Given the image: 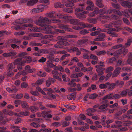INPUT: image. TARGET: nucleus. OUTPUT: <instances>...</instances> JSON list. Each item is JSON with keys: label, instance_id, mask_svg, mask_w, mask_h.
Wrapping results in <instances>:
<instances>
[{"label": "nucleus", "instance_id": "7c9ffc66", "mask_svg": "<svg viewBox=\"0 0 132 132\" xmlns=\"http://www.w3.org/2000/svg\"><path fill=\"white\" fill-rule=\"evenodd\" d=\"M59 44H61V45L63 46H71V44L69 43L68 42L66 41H60L59 42Z\"/></svg>", "mask_w": 132, "mask_h": 132}, {"label": "nucleus", "instance_id": "69168bd1", "mask_svg": "<svg viewBox=\"0 0 132 132\" xmlns=\"http://www.w3.org/2000/svg\"><path fill=\"white\" fill-rule=\"evenodd\" d=\"M53 36L52 35H45L44 36V38H48L49 39V40H51L53 39Z\"/></svg>", "mask_w": 132, "mask_h": 132}, {"label": "nucleus", "instance_id": "393cba45", "mask_svg": "<svg viewBox=\"0 0 132 132\" xmlns=\"http://www.w3.org/2000/svg\"><path fill=\"white\" fill-rule=\"evenodd\" d=\"M83 75V73L80 72L78 73H75L71 75V77L72 78H76L80 77Z\"/></svg>", "mask_w": 132, "mask_h": 132}, {"label": "nucleus", "instance_id": "37998d69", "mask_svg": "<svg viewBox=\"0 0 132 132\" xmlns=\"http://www.w3.org/2000/svg\"><path fill=\"white\" fill-rule=\"evenodd\" d=\"M107 34H110L111 36L114 37H117L118 36V34L113 32L109 31L107 32Z\"/></svg>", "mask_w": 132, "mask_h": 132}, {"label": "nucleus", "instance_id": "4be33fe9", "mask_svg": "<svg viewBox=\"0 0 132 132\" xmlns=\"http://www.w3.org/2000/svg\"><path fill=\"white\" fill-rule=\"evenodd\" d=\"M113 93H111L108 94L106 96H104L102 98V100H104L106 99H113Z\"/></svg>", "mask_w": 132, "mask_h": 132}, {"label": "nucleus", "instance_id": "a878e982", "mask_svg": "<svg viewBox=\"0 0 132 132\" xmlns=\"http://www.w3.org/2000/svg\"><path fill=\"white\" fill-rule=\"evenodd\" d=\"M79 20L76 19H72L70 20V23L74 24H78L79 23Z\"/></svg>", "mask_w": 132, "mask_h": 132}, {"label": "nucleus", "instance_id": "f3484780", "mask_svg": "<svg viewBox=\"0 0 132 132\" xmlns=\"http://www.w3.org/2000/svg\"><path fill=\"white\" fill-rule=\"evenodd\" d=\"M121 68L118 67L114 71L112 75V77H115L118 76L120 72Z\"/></svg>", "mask_w": 132, "mask_h": 132}, {"label": "nucleus", "instance_id": "de8ad7c7", "mask_svg": "<svg viewBox=\"0 0 132 132\" xmlns=\"http://www.w3.org/2000/svg\"><path fill=\"white\" fill-rule=\"evenodd\" d=\"M63 6V5L60 2H57L54 4V6L55 8H61Z\"/></svg>", "mask_w": 132, "mask_h": 132}, {"label": "nucleus", "instance_id": "5701e85b", "mask_svg": "<svg viewBox=\"0 0 132 132\" xmlns=\"http://www.w3.org/2000/svg\"><path fill=\"white\" fill-rule=\"evenodd\" d=\"M97 68L96 69V71L98 73V75L99 76L102 75L103 73V71L104 70V68H98L97 67H96Z\"/></svg>", "mask_w": 132, "mask_h": 132}, {"label": "nucleus", "instance_id": "680f3d73", "mask_svg": "<svg viewBox=\"0 0 132 132\" xmlns=\"http://www.w3.org/2000/svg\"><path fill=\"white\" fill-rule=\"evenodd\" d=\"M93 69L92 67H89L87 69H85V68H81V70L85 72L86 71H91Z\"/></svg>", "mask_w": 132, "mask_h": 132}, {"label": "nucleus", "instance_id": "8fccbe9b", "mask_svg": "<svg viewBox=\"0 0 132 132\" xmlns=\"http://www.w3.org/2000/svg\"><path fill=\"white\" fill-rule=\"evenodd\" d=\"M106 54V51L104 50H102L96 52V54L98 56L103 55Z\"/></svg>", "mask_w": 132, "mask_h": 132}, {"label": "nucleus", "instance_id": "5fc2aeb1", "mask_svg": "<svg viewBox=\"0 0 132 132\" xmlns=\"http://www.w3.org/2000/svg\"><path fill=\"white\" fill-rule=\"evenodd\" d=\"M54 32L56 34H59L60 33H64L65 31L62 30L60 29H56L54 31Z\"/></svg>", "mask_w": 132, "mask_h": 132}, {"label": "nucleus", "instance_id": "7ed1b4c3", "mask_svg": "<svg viewBox=\"0 0 132 132\" xmlns=\"http://www.w3.org/2000/svg\"><path fill=\"white\" fill-rule=\"evenodd\" d=\"M46 6L45 5L40 4L37 6L36 7L31 10L30 13L32 14L39 13L43 11Z\"/></svg>", "mask_w": 132, "mask_h": 132}, {"label": "nucleus", "instance_id": "b1692460", "mask_svg": "<svg viewBox=\"0 0 132 132\" xmlns=\"http://www.w3.org/2000/svg\"><path fill=\"white\" fill-rule=\"evenodd\" d=\"M75 14L76 16L78 18L81 19H84L86 18L85 16L82 13H76Z\"/></svg>", "mask_w": 132, "mask_h": 132}, {"label": "nucleus", "instance_id": "bb28decb", "mask_svg": "<svg viewBox=\"0 0 132 132\" xmlns=\"http://www.w3.org/2000/svg\"><path fill=\"white\" fill-rule=\"evenodd\" d=\"M128 89H125L121 92L120 94L121 96L125 97L127 96L128 92Z\"/></svg>", "mask_w": 132, "mask_h": 132}, {"label": "nucleus", "instance_id": "dca6fc26", "mask_svg": "<svg viewBox=\"0 0 132 132\" xmlns=\"http://www.w3.org/2000/svg\"><path fill=\"white\" fill-rule=\"evenodd\" d=\"M59 28L60 29H64L67 31L71 32L72 31V29L69 28L67 26L63 24H61L59 26Z\"/></svg>", "mask_w": 132, "mask_h": 132}, {"label": "nucleus", "instance_id": "e433bc0d", "mask_svg": "<svg viewBox=\"0 0 132 132\" xmlns=\"http://www.w3.org/2000/svg\"><path fill=\"white\" fill-rule=\"evenodd\" d=\"M21 106L24 109H27L28 108V103L25 101H22L21 102Z\"/></svg>", "mask_w": 132, "mask_h": 132}, {"label": "nucleus", "instance_id": "4c0bfd02", "mask_svg": "<svg viewBox=\"0 0 132 132\" xmlns=\"http://www.w3.org/2000/svg\"><path fill=\"white\" fill-rule=\"evenodd\" d=\"M77 37V36L76 35H66L64 37V38L67 39L68 38H75Z\"/></svg>", "mask_w": 132, "mask_h": 132}, {"label": "nucleus", "instance_id": "bf43d9fd", "mask_svg": "<svg viewBox=\"0 0 132 132\" xmlns=\"http://www.w3.org/2000/svg\"><path fill=\"white\" fill-rule=\"evenodd\" d=\"M13 128L15 129L13 130V132H21L19 127L15 126L13 127Z\"/></svg>", "mask_w": 132, "mask_h": 132}, {"label": "nucleus", "instance_id": "9d476101", "mask_svg": "<svg viewBox=\"0 0 132 132\" xmlns=\"http://www.w3.org/2000/svg\"><path fill=\"white\" fill-rule=\"evenodd\" d=\"M9 67L8 69L7 72L8 73L7 75L9 76H12L13 75V73H12V71L13 70L14 72H16L18 70L17 69H14L15 67Z\"/></svg>", "mask_w": 132, "mask_h": 132}, {"label": "nucleus", "instance_id": "423d86ee", "mask_svg": "<svg viewBox=\"0 0 132 132\" xmlns=\"http://www.w3.org/2000/svg\"><path fill=\"white\" fill-rule=\"evenodd\" d=\"M30 67H25V70H23L21 72L20 75H26L28 73V72L32 73L34 72L35 69L34 68L31 69Z\"/></svg>", "mask_w": 132, "mask_h": 132}, {"label": "nucleus", "instance_id": "20e7f679", "mask_svg": "<svg viewBox=\"0 0 132 132\" xmlns=\"http://www.w3.org/2000/svg\"><path fill=\"white\" fill-rule=\"evenodd\" d=\"M104 27L106 28H108V30L109 31H113L118 32L119 31L117 28V26L114 22L110 23L109 24H105L104 25Z\"/></svg>", "mask_w": 132, "mask_h": 132}, {"label": "nucleus", "instance_id": "c85d7f7f", "mask_svg": "<svg viewBox=\"0 0 132 132\" xmlns=\"http://www.w3.org/2000/svg\"><path fill=\"white\" fill-rule=\"evenodd\" d=\"M3 112L5 114L9 115L10 116H12L13 114V113L12 111H10L8 110L4 109L3 110Z\"/></svg>", "mask_w": 132, "mask_h": 132}, {"label": "nucleus", "instance_id": "a19ab883", "mask_svg": "<svg viewBox=\"0 0 132 132\" xmlns=\"http://www.w3.org/2000/svg\"><path fill=\"white\" fill-rule=\"evenodd\" d=\"M88 41L87 39H83L81 40H79L77 42L78 44L79 45H81L82 44L87 42Z\"/></svg>", "mask_w": 132, "mask_h": 132}, {"label": "nucleus", "instance_id": "79ce46f5", "mask_svg": "<svg viewBox=\"0 0 132 132\" xmlns=\"http://www.w3.org/2000/svg\"><path fill=\"white\" fill-rule=\"evenodd\" d=\"M11 42L15 44H20L21 42V41L18 39L14 38L12 40Z\"/></svg>", "mask_w": 132, "mask_h": 132}, {"label": "nucleus", "instance_id": "2f4dec72", "mask_svg": "<svg viewBox=\"0 0 132 132\" xmlns=\"http://www.w3.org/2000/svg\"><path fill=\"white\" fill-rule=\"evenodd\" d=\"M96 4L100 8L104 6L103 4L102 3V0H97Z\"/></svg>", "mask_w": 132, "mask_h": 132}, {"label": "nucleus", "instance_id": "f03ea898", "mask_svg": "<svg viewBox=\"0 0 132 132\" xmlns=\"http://www.w3.org/2000/svg\"><path fill=\"white\" fill-rule=\"evenodd\" d=\"M130 113H127L124 114L121 117H118L116 118L117 120H120L123 121V124L124 126H128L130 125L132 123L131 122L128 121L127 119H131L132 118V116L130 114Z\"/></svg>", "mask_w": 132, "mask_h": 132}, {"label": "nucleus", "instance_id": "6e6552de", "mask_svg": "<svg viewBox=\"0 0 132 132\" xmlns=\"http://www.w3.org/2000/svg\"><path fill=\"white\" fill-rule=\"evenodd\" d=\"M127 110V108L126 107H123L121 108L120 109L119 112L117 113L114 116L115 119H117L116 118L118 117H121L120 115L122 113H124Z\"/></svg>", "mask_w": 132, "mask_h": 132}, {"label": "nucleus", "instance_id": "f8f14e48", "mask_svg": "<svg viewBox=\"0 0 132 132\" xmlns=\"http://www.w3.org/2000/svg\"><path fill=\"white\" fill-rule=\"evenodd\" d=\"M78 24L79 25L80 27L81 28V29L86 27L90 28L92 27V25L90 24H85L83 22H79Z\"/></svg>", "mask_w": 132, "mask_h": 132}, {"label": "nucleus", "instance_id": "39448f33", "mask_svg": "<svg viewBox=\"0 0 132 132\" xmlns=\"http://www.w3.org/2000/svg\"><path fill=\"white\" fill-rule=\"evenodd\" d=\"M107 86H108L109 89L111 90L114 88L115 87V84L114 83H110L107 82L105 83V84H101L100 85L99 87L102 89H104L108 87Z\"/></svg>", "mask_w": 132, "mask_h": 132}, {"label": "nucleus", "instance_id": "3c124183", "mask_svg": "<svg viewBox=\"0 0 132 132\" xmlns=\"http://www.w3.org/2000/svg\"><path fill=\"white\" fill-rule=\"evenodd\" d=\"M120 50H121V53L124 55L126 54L128 52V50L126 48H122L120 49Z\"/></svg>", "mask_w": 132, "mask_h": 132}, {"label": "nucleus", "instance_id": "72a5a7b5", "mask_svg": "<svg viewBox=\"0 0 132 132\" xmlns=\"http://www.w3.org/2000/svg\"><path fill=\"white\" fill-rule=\"evenodd\" d=\"M8 121L6 119L3 118L2 116H0V123L2 125H4Z\"/></svg>", "mask_w": 132, "mask_h": 132}, {"label": "nucleus", "instance_id": "0e129e2a", "mask_svg": "<svg viewBox=\"0 0 132 132\" xmlns=\"http://www.w3.org/2000/svg\"><path fill=\"white\" fill-rule=\"evenodd\" d=\"M6 128L5 127H0V132H10L9 131H6Z\"/></svg>", "mask_w": 132, "mask_h": 132}, {"label": "nucleus", "instance_id": "0eeeda50", "mask_svg": "<svg viewBox=\"0 0 132 132\" xmlns=\"http://www.w3.org/2000/svg\"><path fill=\"white\" fill-rule=\"evenodd\" d=\"M22 59L18 58L15 60L14 62V65H24L26 62L25 60H21Z\"/></svg>", "mask_w": 132, "mask_h": 132}, {"label": "nucleus", "instance_id": "774afa93", "mask_svg": "<svg viewBox=\"0 0 132 132\" xmlns=\"http://www.w3.org/2000/svg\"><path fill=\"white\" fill-rule=\"evenodd\" d=\"M48 111H43L42 112V114H43L42 116L44 118H46L47 115L48 114Z\"/></svg>", "mask_w": 132, "mask_h": 132}, {"label": "nucleus", "instance_id": "603ef678", "mask_svg": "<svg viewBox=\"0 0 132 132\" xmlns=\"http://www.w3.org/2000/svg\"><path fill=\"white\" fill-rule=\"evenodd\" d=\"M98 96L97 94L94 93L90 95L89 96V98L90 99H94L96 98Z\"/></svg>", "mask_w": 132, "mask_h": 132}, {"label": "nucleus", "instance_id": "412c9836", "mask_svg": "<svg viewBox=\"0 0 132 132\" xmlns=\"http://www.w3.org/2000/svg\"><path fill=\"white\" fill-rule=\"evenodd\" d=\"M35 105H38L40 109L41 110H44L46 109V108L43 105L42 102H35Z\"/></svg>", "mask_w": 132, "mask_h": 132}, {"label": "nucleus", "instance_id": "2eb2a0df", "mask_svg": "<svg viewBox=\"0 0 132 132\" xmlns=\"http://www.w3.org/2000/svg\"><path fill=\"white\" fill-rule=\"evenodd\" d=\"M56 14L55 12L53 11L47 13L46 16L50 18H56Z\"/></svg>", "mask_w": 132, "mask_h": 132}, {"label": "nucleus", "instance_id": "f257e3e1", "mask_svg": "<svg viewBox=\"0 0 132 132\" xmlns=\"http://www.w3.org/2000/svg\"><path fill=\"white\" fill-rule=\"evenodd\" d=\"M61 21L59 19L50 20L45 17L40 16L38 19H36L34 21L35 23L37 25L42 27H45L47 26L51 22L58 23L61 22Z\"/></svg>", "mask_w": 132, "mask_h": 132}, {"label": "nucleus", "instance_id": "cd10ccee", "mask_svg": "<svg viewBox=\"0 0 132 132\" xmlns=\"http://www.w3.org/2000/svg\"><path fill=\"white\" fill-rule=\"evenodd\" d=\"M98 8H97L92 12L89 13L88 14L89 16L91 17L94 16L96 14H97L98 13Z\"/></svg>", "mask_w": 132, "mask_h": 132}, {"label": "nucleus", "instance_id": "4d7b16f0", "mask_svg": "<svg viewBox=\"0 0 132 132\" xmlns=\"http://www.w3.org/2000/svg\"><path fill=\"white\" fill-rule=\"evenodd\" d=\"M112 6L114 8L118 9H120V5L117 4L112 3Z\"/></svg>", "mask_w": 132, "mask_h": 132}, {"label": "nucleus", "instance_id": "052dcab7", "mask_svg": "<svg viewBox=\"0 0 132 132\" xmlns=\"http://www.w3.org/2000/svg\"><path fill=\"white\" fill-rule=\"evenodd\" d=\"M25 34L24 32L23 31H21L16 32L14 33V34L16 36L17 35H22Z\"/></svg>", "mask_w": 132, "mask_h": 132}, {"label": "nucleus", "instance_id": "a211bd4d", "mask_svg": "<svg viewBox=\"0 0 132 132\" xmlns=\"http://www.w3.org/2000/svg\"><path fill=\"white\" fill-rule=\"evenodd\" d=\"M38 0H30L28 1L27 3V5L29 6H31L34 5L38 1Z\"/></svg>", "mask_w": 132, "mask_h": 132}, {"label": "nucleus", "instance_id": "6e6d98bb", "mask_svg": "<svg viewBox=\"0 0 132 132\" xmlns=\"http://www.w3.org/2000/svg\"><path fill=\"white\" fill-rule=\"evenodd\" d=\"M59 42H57V44H56L54 45V46L55 48H60L64 49L65 48H63L64 46L61 45V44H59L58 43Z\"/></svg>", "mask_w": 132, "mask_h": 132}, {"label": "nucleus", "instance_id": "aec40b11", "mask_svg": "<svg viewBox=\"0 0 132 132\" xmlns=\"http://www.w3.org/2000/svg\"><path fill=\"white\" fill-rule=\"evenodd\" d=\"M16 53L15 52H11L9 53H4L3 54V56L5 57L14 56L16 54Z\"/></svg>", "mask_w": 132, "mask_h": 132}, {"label": "nucleus", "instance_id": "c9c22d12", "mask_svg": "<svg viewBox=\"0 0 132 132\" xmlns=\"http://www.w3.org/2000/svg\"><path fill=\"white\" fill-rule=\"evenodd\" d=\"M29 109L32 112H35L38 110V108L35 106H30Z\"/></svg>", "mask_w": 132, "mask_h": 132}, {"label": "nucleus", "instance_id": "c756f323", "mask_svg": "<svg viewBox=\"0 0 132 132\" xmlns=\"http://www.w3.org/2000/svg\"><path fill=\"white\" fill-rule=\"evenodd\" d=\"M107 7H105L103 9H101L99 10H98V13L100 15H102L104 14H105L106 12V10H107Z\"/></svg>", "mask_w": 132, "mask_h": 132}, {"label": "nucleus", "instance_id": "9b49d317", "mask_svg": "<svg viewBox=\"0 0 132 132\" xmlns=\"http://www.w3.org/2000/svg\"><path fill=\"white\" fill-rule=\"evenodd\" d=\"M80 81L79 79H73L71 80V81L68 83V85L73 87L76 86L77 85L75 82H79Z\"/></svg>", "mask_w": 132, "mask_h": 132}, {"label": "nucleus", "instance_id": "ea45409f", "mask_svg": "<svg viewBox=\"0 0 132 132\" xmlns=\"http://www.w3.org/2000/svg\"><path fill=\"white\" fill-rule=\"evenodd\" d=\"M46 73L43 71H39L37 73V75L42 77H43L45 76L46 75Z\"/></svg>", "mask_w": 132, "mask_h": 132}, {"label": "nucleus", "instance_id": "1a4fd4ad", "mask_svg": "<svg viewBox=\"0 0 132 132\" xmlns=\"http://www.w3.org/2000/svg\"><path fill=\"white\" fill-rule=\"evenodd\" d=\"M54 70L52 71V73L54 75H56L59 74V72L57 70L63 72L64 71L63 68L62 67H54Z\"/></svg>", "mask_w": 132, "mask_h": 132}, {"label": "nucleus", "instance_id": "49530a36", "mask_svg": "<svg viewBox=\"0 0 132 132\" xmlns=\"http://www.w3.org/2000/svg\"><path fill=\"white\" fill-rule=\"evenodd\" d=\"M74 1H69L67 3L65 4L66 6L68 7H72L74 5Z\"/></svg>", "mask_w": 132, "mask_h": 132}, {"label": "nucleus", "instance_id": "338daca9", "mask_svg": "<svg viewBox=\"0 0 132 132\" xmlns=\"http://www.w3.org/2000/svg\"><path fill=\"white\" fill-rule=\"evenodd\" d=\"M43 82V80L42 79H40L37 81L36 83V85H39L42 84Z\"/></svg>", "mask_w": 132, "mask_h": 132}, {"label": "nucleus", "instance_id": "6ab92c4d", "mask_svg": "<svg viewBox=\"0 0 132 132\" xmlns=\"http://www.w3.org/2000/svg\"><path fill=\"white\" fill-rule=\"evenodd\" d=\"M128 58L127 63L130 65L132 66V52H130L128 54Z\"/></svg>", "mask_w": 132, "mask_h": 132}, {"label": "nucleus", "instance_id": "ddd939ff", "mask_svg": "<svg viewBox=\"0 0 132 132\" xmlns=\"http://www.w3.org/2000/svg\"><path fill=\"white\" fill-rule=\"evenodd\" d=\"M121 5L125 7H132V2H130L128 1H123L121 3Z\"/></svg>", "mask_w": 132, "mask_h": 132}, {"label": "nucleus", "instance_id": "13d9d810", "mask_svg": "<svg viewBox=\"0 0 132 132\" xmlns=\"http://www.w3.org/2000/svg\"><path fill=\"white\" fill-rule=\"evenodd\" d=\"M90 57V59L97 60L98 59L97 57L93 54H91L89 55Z\"/></svg>", "mask_w": 132, "mask_h": 132}, {"label": "nucleus", "instance_id": "09e8293b", "mask_svg": "<svg viewBox=\"0 0 132 132\" xmlns=\"http://www.w3.org/2000/svg\"><path fill=\"white\" fill-rule=\"evenodd\" d=\"M87 21L90 23H95L96 22V20L93 19H90V18H87Z\"/></svg>", "mask_w": 132, "mask_h": 132}, {"label": "nucleus", "instance_id": "e2e57ef3", "mask_svg": "<svg viewBox=\"0 0 132 132\" xmlns=\"http://www.w3.org/2000/svg\"><path fill=\"white\" fill-rule=\"evenodd\" d=\"M123 46L121 44L116 45L114 46H113L112 47V48L114 49H117L121 47H123Z\"/></svg>", "mask_w": 132, "mask_h": 132}, {"label": "nucleus", "instance_id": "a18cd8bd", "mask_svg": "<svg viewBox=\"0 0 132 132\" xmlns=\"http://www.w3.org/2000/svg\"><path fill=\"white\" fill-rule=\"evenodd\" d=\"M29 45L32 46H41L42 45L41 44L35 43L33 42H31L29 43Z\"/></svg>", "mask_w": 132, "mask_h": 132}, {"label": "nucleus", "instance_id": "58836bf2", "mask_svg": "<svg viewBox=\"0 0 132 132\" xmlns=\"http://www.w3.org/2000/svg\"><path fill=\"white\" fill-rule=\"evenodd\" d=\"M132 42V37L129 38L127 40V42L125 44V46L126 47H128L130 46Z\"/></svg>", "mask_w": 132, "mask_h": 132}, {"label": "nucleus", "instance_id": "f704fd0d", "mask_svg": "<svg viewBox=\"0 0 132 132\" xmlns=\"http://www.w3.org/2000/svg\"><path fill=\"white\" fill-rule=\"evenodd\" d=\"M123 122L122 121V122H121L119 121L116 120L115 121V123L116 124V125L117 128L120 127L122 125H124L123 123Z\"/></svg>", "mask_w": 132, "mask_h": 132}, {"label": "nucleus", "instance_id": "864d4df0", "mask_svg": "<svg viewBox=\"0 0 132 132\" xmlns=\"http://www.w3.org/2000/svg\"><path fill=\"white\" fill-rule=\"evenodd\" d=\"M122 70L125 71H130L131 70L130 67H125L122 68Z\"/></svg>", "mask_w": 132, "mask_h": 132}, {"label": "nucleus", "instance_id": "473e14b6", "mask_svg": "<svg viewBox=\"0 0 132 132\" xmlns=\"http://www.w3.org/2000/svg\"><path fill=\"white\" fill-rule=\"evenodd\" d=\"M116 60V59L115 57H113L109 59H108L106 61V62L109 65L113 63Z\"/></svg>", "mask_w": 132, "mask_h": 132}, {"label": "nucleus", "instance_id": "c03bdc74", "mask_svg": "<svg viewBox=\"0 0 132 132\" xmlns=\"http://www.w3.org/2000/svg\"><path fill=\"white\" fill-rule=\"evenodd\" d=\"M33 22V20L31 18H23V23H26L28 22Z\"/></svg>", "mask_w": 132, "mask_h": 132}, {"label": "nucleus", "instance_id": "4468645a", "mask_svg": "<svg viewBox=\"0 0 132 132\" xmlns=\"http://www.w3.org/2000/svg\"><path fill=\"white\" fill-rule=\"evenodd\" d=\"M109 106V104H103L99 106L98 107V109H99L102 110V111H106L108 109H106Z\"/></svg>", "mask_w": 132, "mask_h": 132}]
</instances>
